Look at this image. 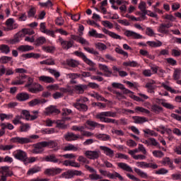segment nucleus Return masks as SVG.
Returning a JSON list of instances; mask_svg holds the SVG:
<instances>
[{
    "label": "nucleus",
    "mask_w": 181,
    "mask_h": 181,
    "mask_svg": "<svg viewBox=\"0 0 181 181\" xmlns=\"http://www.w3.org/2000/svg\"><path fill=\"white\" fill-rule=\"evenodd\" d=\"M32 139H39V136L36 134L31 135L28 137H14L12 139L13 142L15 144H20L24 145V144H32L33 141Z\"/></svg>",
    "instance_id": "1"
},
{
    "label": "nucleus",
    "mask_w": 181,
    "mask_h": 181,
    "mask_svg": "<svg viewBox=\"0 0 181 181\" xmlns=\"http://www.w3.org/2000/svg\"><path fill=\"white\" fill-rule=\"evenodd\" d=\"M74 54H75V56H77V57H81V59H82V60H83V62L86 64L90 66V68H88L89 71H95L96 69L95 68H94V66H95V63L91 61V59H88L87 56H86V54L83 52L75 51L74 52Z\"/></svg>",
    "instance_id": "2"
},
{
    "label": "nucleus",
    "mask_w": 181,
    "mask_h": 181,
    "mask_svg": "<svg viewBox=\"0 0 181 181\" xmlns=\"http://www.w3.org/2000/svg\"><path fill=\"white\" fill-rule=\"evenodd\" d=\"M0 175H1V180L6 181V178L9 176H12L13 173L9 172V167L2 166V167H0Z\"/></svg>",
    "instance_id": "3"
},
{
    "label": "nucleus",
    "mask_w": 181,
    "mask_h": 181,
    "mask_svg": "<svg viewBox=\"0 0 181 181\" xmlns=\"http://www.w3.org/2000/svg\"><path fill=\"white\" fill-rule=\"evenodd\" d=\"M58 41L64 50H69V49H71L74 46V41L73 40H64L63 38L59 37Z\"/></svg>",
    "instance_id": "4"
},
{
    "label": "nucleus",
    "mask_w": 181,
    "mask_h": 181,
    "mask_svg": "<svg viewBox=\"0 0 181 181\" xmlns=\"http://www.w3.org/2000/svg\"><path fill=\"white\" fill-rule=\"evenodd\" d=\"M101 155V152L100 150L98 151H86L85 152V156L88 158V159H90L92 160H95V159H98Z\"/></svg>",
    "instance_id": "5"
},
{
    "label": "nucleus",
    "mask_w": 181,
    "mask_h": 181,
    "mask_svg": "<svg viewBox=\"0 0 181 181\" xmlns=\"http://www.w3.org/2000/svg\"><path fill=\"white\" fill-rule=\"evenodd\" d=\"M44 148H46L45 141H41L34 144V148L32 150V153H43L45 151Z\"/></svg>",
    "instance_id": "6"
},
{
    "label": "nucleus",
    "mask_w": 181,
    "mask_h": 181,
    "mask_svg": "<svg viewBox=\"0 0 181 181\" xmlns=\"http://www.w3.org/2000/svg\"><path fill=\"white\" fill-rule=\"evenodd\" d=\"M62 172H63V169L60 168H52L46 169L44 173L47 176H56L57 175H60Z\"/></svg>",
    "instance_id": "7"
},
{
    "label": "nucleus",
    "mask_w": 181,
    "mask_h": 181,
    "mask_svg": "<svg viewBox=\"0 0 181 181\" xmlns=\"http://www.w3.org/2000/svg\"><path fill=\"white\" fill-rule=\"evenodd\" d=\"M173 25L170 23H168L167 24L165 23H161L158 28V32L159 33H163V35H168L169 33V28H172Z\"/></svg>",
    "instance_id": "8"
},
{
    "label": "nucleus",
    "mask_w": 181,
    "mask_h": 181,
    "mask_svg": "<svg viewBox=\"0 0 181 181\" xmlns=\"http://www.w3.org/2000/svg\"><path fill=\"white\" fill-rule=\"evenodd\" d=\"M107 117L115 118L117 117V112H102L96 115V118L98 119H101V118H107Z\"/></svg>",
    "instance_id": "9"
},
{
    "label": "nucleus",
    "mask_w": 181,
    "mask_h": 181,
    "mask_svg": "<svg viewBox=\"0 0 181 181\" xmlns=\"http://www.w3.org/2000/svg\"><path fill=\"white\" fill-rule=\"evenodd\" d=\"M28 78V76L24 74L18 75L15 80L12 81L11 84L12 86H22L23 83H25V80Z\"/></svg>",
    "instance_id": "10"
},
{
    "label": "nucleus",
    "mask_w": 181,
    "mask_h": 181,
    "mask_svg": "<svg viewBox=\"0 0 181 181\" xmlns=\"http://www.w3.org/2000/svg\"><path fill=\"white\" fill-rule=\"evenodd\" d=\"M6 25L7 28L4 30H13L14 29H18V24L15 23V20L13 18H8L6 21Z\"/></svg>",
    "instance_id": "11"
},
{
    "label": "nucleus",
    "mask_w": 181,
    "mask_h": 181,
    "mask_svg": "<svg viewBox=\"0 0 181 181\" xmlns=\"http://www.w3.org/2000/svg\"><path fill=\"white\" fill-rule=\"evenodd\" d=\"M14 158H16V159H18V160H23V162H26V160L28 159V155L26 154V152L22 150H17L16 153L14 154Z\"/></svg>",
    "instance_id": "12"
},
{
    "label": "nucleus",
    "mask_w": 181,
    "mask_h": 181,
    "mask_svg": "<svg viewBox=\"0 0 181 181\" xmlns=\"http://www.w3.org/2000/svg\"><path fill=\"white\" fill-rule=\"evenodd\" d=\"M43 86L39 83H33V86L28 88V91L33 94H36V93L43 91Z\"/></svg>",
    "instance_id": "13"
},
{
    "label": "nucleus",
    "mask_w": 181,
    "mask_h": 181,
    "mask_svg": "<svg viewBox=\"0 0 181 181\" xmlns=\"http://www.w3.org/2000/svg\"><path fill=\"white\" fill-rule=\"evenodd\" d=\"M42 160H45V162H52V163H62V161L56 157L55 154L48 155L43 158Z\"/></svg>",
    "instance_id": "14"
},
{
    "label": "nucleus",
    "mask_w": 181,
    "mask_h": 181,
    "mask_svg": "<svg viewBox=\"0 0 181 181\" xmlns=\"http://www.w3.org/2000/svg\"><path fill=\"white\" fill-rule=\"evenodd\" d=\"M139 168H151V169H158V166L156 163H146L144 161L136 163Z\"/></svg>",
    "instance_id": "15"
},
{
    "label": "nucleus",
    "mask_w": 181,
    "mask_h": 181,
    "mask_svg": "<svg viewBox=\"0 0 181 181\" xmlns=\"http://www.w3.org/2000/svg\"><path fill=\"white\" fill-rule=\"evenodd\" d=\"M73 106L74 108H76V110H78V111H81L82 112H87V111H88V106L84 103L76 102L73 104Z\"/></svg>",
    "instance_id": "16"
},
{
    "label": "nucleus",
    "mask_w": 181,
    "mask_h": 181,
    "mask_svg": "<svg viewBox=\"0 0 181 181\" xmlns=\"http://www.w3.org/2000/svg\"><path fill=\"white\" fill-rule=\"evenodd\" d=\"M23 36H25L23 32L19 31L14 35L13 39L10 40L11 45H16V43H19V42H21V38L23 37Z\"/></svg>",
    "instance_id": "17"
},
{
    "label": "nucleus",
    "mask_w": 181,
    "mask_h": 181,
    "mask_svg": "<svg viewBox=\"0 0 181 181\" xmlns=\"http://www.w3.org/2000/svg\"><path fill=\"white\" fill-rule=\"evenodd\" d=\"M16 98L18 100V101L21 102L28 101V100L30 98V95H29L28 93L23 92L18 93L16 96Z\"/></svg>",
    "instance_id": "18"
},
{
    "label": "nucleus",
    "mask_w": 181,
    "mask_h": 181,
    "mask_svg": "<svg viewBox=\"0 0 181 181\" xmlns=\"http://www.w3.org/2000/svg\"><path fill=\"white\" fill-rule=\"evenodd\" d=\"M45 114L47 115H52V114H60V110L56 108V106L51 105L46 108Z\"/></svg>",
    "instance_id": "19"
},
{
    "label": "nucleus",
    "mask_w": 181,
    "mask_h": 181,
    "mask_svg": "<svg viewBox=\"0 0 181 181\" xmlns=\"http://www.w3.org/2000/svg\"><path fill=\"white\" fill-rule=\"evenodd\" d=\"M124 35L127 37H132L133 39H142V35H141V34L136 33L129 30H127L124 32Z\"/></svg>",
    "instance_id": "20"
},
{
    "label": "nucleus",
    "mask_w": 181,
    "mask_h": 181,
    "mask_svg": "<svg viewBox=\"0 0 181 181\" xmlns=\"http://www.w3.org/2000/svg\"><path fill=\"white\" fill-rule=\"evenodd\" d=\"M99 69L100 70H102V71H104V76L105 77H111V75L112 74V71H110V69L108 68V66L105 64H99Z\"/></svg>",
    "instance_id": "21"
},
{
    "label": "nucleus",
    "mask_w": 181,
    "mask_h": 181,
    "mask_svg": "<svg viewBox=\"0 0 181 181\" xmlns=\"http://www.w3.org/2000/svg\"><path fill=\"white\" fill-rule=\"evenodd\" d=\"M161 164L163 165L164 166H169V168L171 169V170H173L175 169V166L173 165V161L170 160V158L169 157H165L163 158V160H161Z\"/></svg>",
    "instance_id": "22"
},
{
    "label": "nucleus",
    "mask_w": 181,
    "mask_h": 181,
    "mask_svg": "<svg viewBox=\"0 0 181 181\" xmlns=\"http://www.w3.org/2000/svg\"><path fill=\"white\" fill-rule=\"evenodd\" d=\"M64 138L67 141H77L78 139V136L73 132H67L66 134H64Z\"/></svg>",
    "instance_id": "23"
},
{
    "label": "nucleus",
    "mask_w": 181,
    "mask_h": 181,
    "mask_svg": "<svg viewBox=\"0 0 181 181\" xmlns=\"http://www.w3.org/2000/svg\"><path fill=\"white\" fill-rule=\"evenodd\" d=\"M102 30L104 33H105V35H108V36H110V37H112V39H119V40H121L122 39V37H121V35H117L114 32H111L107 30V28H103Z\"/></svg>",
    "instance_id": "24"
},
{
    "label": "nucleus",
    "mask_w": 181,
    "mask_h": 181,
    "mask_svg": "<svg viewBox=\"0 0 181 181\" xmlns=\"http://www.w3.org/2000/svg\"><path fill=\"white\" fill-rule=\"evenodd\" d=\"M142 143L147 145V146H150V145H152L153 146H158L159 145V142L156 141L155 138H149L147 140L143 141Z\"/></svg>",
    "instance_id": "25"
},
{
    "label": "nucleus",
    "mask_w": 181,
    "mask_h": 181,
    "mask_svg": "<svg viewBox=\"0 0 181 181\" xmlns=\"http://www.w3.org/2000/svg\"><path fill=\"white\" fill-rule=\"evenodd\" d=\"M132 119H134V124H144V122H148V118L139 116H133Z\"/></svg>",
    "instance_id": "26"
},
{
    "label": "nucleus",
    "mask_w": 181,
    "mask_h": 181,
    "mask_svg": "<svg viewBox=\"0 0 181 181\" xmlns=\"http://www.w3.org/2000/svg\"><path fill=\"white\" fill-rule=\"evenodd\" d=\"M153 84H156V82L153 80H151L146 84V88H148V93H155L153 90L156 88V86H153Z\"/></svg>",
    "instance_id": "27"
},
{
    "label": "nucleus",
    "mask_w": 181,
    "mask_h": 181,
    "mask_svg": "<svg viewBox=\"0 0 181 181\" xmlns=\"http://www.w3.org/2000/svg\"><path fill=\"white\" fill-rule=\"evenodd\" d=\"M117 166L118 168L122 169V170H125L126 172H134V170H132V168H131V166L128 165L125 163H118Z\"/></svg>",
    "instance_id": "28"
},
{
    "label": "nucleus",
    "mask_w": 181,
    "mask_h": 181,
    "mask_svg": "<svg viewBox=\"0 0 181 181\" xmlns=\"http://www.w3.org/2000/svg\"><path fill=\"white\" fill-rule=\"evenodd\" d=\"M100 149H101V151H104L107 156H110V158H112L114 156V151H112L111 148L107 146H101Z\"/></svg>",
    "instance_id": "29"
},
{
    "label": "nucleus",
    "mask_w": 181,
    "mask_h": 181,
    "mask_svg": "<svg viewBox=\"0 0 181 181\" xmlns=\"http://www.w3.org/2000/svg\"><path fill=\"white\" fill-rule=\"evenodd\" d=\"M38 80L40 81H42L43 83H54V78L50 76H41L38 77Z\"/></svg>",
    "instance_id": "30"
},
{
    "label": "nucleus",
    "mask_w": 181,
    "mask_h": 181,
    "mask_svg": "<svg viewBox=\"0 0 181 181\" xmlns=\"http://www.w3.org/2000/svg\"><path fill=\"white\" fill-rule=\"evenodd\" d=\"M100 121H101L102 122H105L106 124H115L116 125H118V120L115 119H111L110 117H100V119H99Z\"/></svg>",
    "instance_id": "31"
},
{
    "label": "nucleus",
    "mask_w": 181,
    "mask_h": 181,
    "mask_svg": "<svg viewBox=\"0 0 181 181\" xmlns=\"http://www.w3.org/2000/svg\"><path fill=\"white\" fill-rule=\"evenodd\" d=\"M67 65L69 67H73L74 69H76V67H78V66L80 65V62L76 59H68L66 61Z\"/></svg>",
    "instance_id": "32"
},
{
    "label": "nucleus",
    "mask_w": 181,
    "mask_h": 181,
    "mask_svg": "<svg viewBox=\"0 0 181 181\" xmlns=\"http://www.w3.org/2000/svg\"><path fill=\"white\" fill-rule=\"evenodd\" d=\"M107 177H110V179H115L116 177H117V179H119V180H124V177H122V175H121L119 173H107Z\"/></svg>",
    "instance_id": "33"
},
{
    "label": "nucleus",
    "mask_w": 181,
    "mask_h": 181,
    "mask_svg": "<svg viewBox=\"0 0 181 181\" xmlns=\"http://www.w3.org/2000/svg\"><path fill=\"white\" fill-rule=\"evenodd\" d=\"M134 172L139 176L140 177H142V179H148V173L142 171L139 168H134Z\"/></svg>",
    "instance_id": "34"
},
{
    "label": "nucleus",
    "mask_w": 181,
    "mask_h": 181,
    "mask_svg": "<svg viewBox=\"0 0 181 181\" xmlns=\"http://www.w3.org/2000/svg\"><path fill=\"white\" fill-rule=\"evenodd\" d=\"M35 47L30 45H21L18 47V50L20 52H30V50H33Z\"/></svg>",
    "instance_id": "35"
},
{
    "label": "nucleus",
    "mask_w": 181,
    "mask_h": 181,
    "mask_svg": "<svg viewBox=\"0 0 181 181\" xmlns=\"http://www.w3.org/2000/svg\"><path fill=\"white\" fill-rule=\"evenodd\" d=\"M87 88V86L86 85H76L74 86L75 91H78V94L84 93V90Z\"/></svg>",
    "instance_id": "36"
},
{
    "label": "nucleus",
    "mask_w": 181,
    "mask_h": 181,
    "mask_svg": "<svg viewBox=\"0 0 181 181\" xmlns=\"http://www.w3.org/2000/svg\"><path fill=\"white\" fill-rule=\"evenodd\" d=\"M22 57H25V59H30L32 57H33L34 59H39V57H40V54L30 52L22 54Z\"/></svg>",
    "instance_id": "37"
},
{
    "label": "nucleus",
    "mask_w": 181,
    "mask_h": 181,
    "mask_svg": "<svg viewBox=\"0 0 181 181\" xmlns=\"http://www.w3.org/2000/svg\"><path fill=\"white\" fill-rule=\"evenodd\" d=\"M150 47H160L162 46L163 43L160 40H158L157 42L155 41H148L146 42Z\"/></svg>",
    "instance_id": "38"
},
{
    "label": "nucleus",
    "mask_w": 181,
    "mask_h": 181,
    "mask_svg": "<svg viewBox=\"0 0 181 181\" xmlns=\"http://www.w3.org/2000/svg\"><path fill=\"white\" fill-rule=\"evenodd\" d=\"M35 46H42V45H45L46 43V37H39L35 41Z\"/></svg>",
    "instance_id": "39"
},
{
    "label": "nucleus",
    "mask_w": 181,
    "mask_h": 181,
    "mask_svg": "<svg viewBox=\"0 0 181 181\" xmlns=\"http://www.w3.org/2000/svg\"><path fill=\"white\" fill-rule=\"evenodd\" d=\"M123 66L125 67H139V65L138 64V62L135 61H129L127 62H123Z\"/></svg>",
    "instance_id": "40"
},
{
    "label": "nucleus",
    "mask_w": 181,
    "mask_h": 181,
    "mask_svg": "<svg viewBox=\"0 0 181 181\" xmlns=\"http://www.w3.org/2000/svg\"><path fill=\"white\" fill-rule=\"evenodd\" d=\"M61 177L64 179H73V174L71 170H69L61 175Z\"/></svg>",
    "instance_id": "41"
},
{
    "label": "nucleus",
    "mask_w": 181,
    "mask_h": 181,
    "mask_svg": "<svg viewBox=\"0 0 181 181\" xmlns=\"http://www.w3.org/2000/svg\"><path fill=\"white\" fill-rule=\"evenodd\" d=\"M151 111L155 114H159L160 111H163V107L158 106V105H153L151 106Z\"/></svg>",
    "instance_id": "42"
},
{
    "label": "nucleus",
    "mask_w": 181,
    "mask_h": 181,
    "mask_svg": "<svg viewBox=\"0 0 181 181\" xmlns=\"http://www.w3.org/2000/svg\"><path fill=\"white\" fill-rule=\"evenodd\" d=\"M36 12H37L36 8L31 6L29 11H27L28 18H35V16L36 15Z\"/></svg>",
    "instance_id": "43"
},
{
    "label": "nucleus",
    "mask_w": 181,
    "mask_h": 181,
    "mask_svg": "<svg viewBox=\"0 0 181 181\" xmlns=\"http://www.w3.org/2000/svg\"><path fill=\"white\" fill-rule=\"evenodd\" d=\"M180 76H181V70L179 69H175L174 70V73L173 75L174 80L179 81V79L180 78Z\"/></svg>",
    "instance_id": "44"
},
{
    "label": "nucleus",
    "mask_w": 181,
    "mask_h": 181,
    "mask_svg": "<svg viewBox=\"0 0 181 181\" xmlns=\"http://www.w3.org/2000/svg\"><path fill=\"white\" fill-rule=\"evenodd\" d=\"M41 170H42L41 167H39V166L34 167L28 171L27 175H33L34 173H37V172H41Z\"/></svg>",
    "instance_id": "45"
},
{
    "label": "nucleus",
    "mask_w": 181,
    "mask_h": 181,
    "mask_svg": "<svg viewBox=\"0 0 181 181\" xmlns=\"http://www.w3.org/2000/svg\"><path fill=\"white\" fill-rule=\"evenodd\" d=\"M64 152L67 151H78V148L76 147L74 145L69 144L67 146H64L63 148Z\"/></svg>",
    "instance_id": "46"
},
{
    "label": "nucleus",
    "mask_w": 181,
    "mask_h": 181,
    "mask_svg": "<svg viewBox=\"0 0 181 181\" xmlns=\"http://www.w3.org/2000/svg\"><path fill=\"white\" fill-rule=\"evenodd\" d=\"M0 50L1 53H5V54H8L11 52V48L7 45H1L0 46Z\"/></svg>",
    "instance_id": "47"
},
{
    "label": "nucleus",
    "mask_w": 181,
    "mask_h": 181,
    "mask_svg": "<svg viewBox=\"0 0 181 181\" xmlns=\"http://www.w3.org/2000/svg\"><path fill=\"white\" fill-rule=\"evenodd\" d=\"M83 50L88 52V53H90V54H94L95 56H98V54H100V53L98 51H95L94 48L84 47Z\"/></svg>",
    "instance_id": "48"
},
{
    "label": "nucleus",
    "mask_w": 181,
    "mask_h": 181,
    "mask_svg": "<svg viewBox=\"0 0 181 181\" xmlns=\"http://www.w3.org/2000/svg\"><path fill=\"white\" fill-rule=\"evenodd\" d=\"M162 87L165 88L167 91H170V93H172V94H177L179 93V90L176 91L175 89H172V88L168 85H165V83H162Z\"/></svg>",
    "instance_id": "49"
},
{
    "label": "nucleus",
    "mask_w": 181,
    "mask_h": 181,
    "mask_svg": "<svg viewBox=\"0 0 181 181\" xmlns=\"http://www.w3.org/2000/svg\"><path fill=\"white\" fill-rule=\"evenodd\" d=\"M96 49L103 52V50H107V45L103 42H98L95 45Z\"/></svg>",
    "instance_id": "50"
},
{
    "label": "nucleus",
    "mask_w": 181,
    "mask_h": 181,
    "mask_svg": "<svg viewBox=\"0 0 181 181\" xmlns=\"http://www.w3.org/2000/svg\"><path fill=\"white\" fill-rule=\"evenodd\" d=\"M98 139H100V141H110L111 139V136L108 134H99L96 136Z\"/></svg>",
    "instance_id": "51"
},
{
    "label": "nucleus",
    "mask_w": 181,
    "mask_h": 181,
    "mask_svg": "<svg viewBox=\"0 0 181 181\" xmlns=\"http://www.w3.org/2000/svg\"><path fill=\"white\" fill-rule=\"evenodd\" d=\"M21 114L23 115V117H25L27 121H30V118H32V115H30V112L27 110H22Z\"/></svg>",
    "instance_id": "52"
},
{
    "label": "nucleus",
    "mask_w": 181,
    "mask_h": 181,
    "mask_svg": "<svg viewBox=\"0 0 181 181\" xmlns=\"http://www.w3.org/2000/svg\"><path fill=\"white\" fill-rule=\"evenodd\" d=\"M86 124H87L88 126L90 127L91 128H96V127H98V125H100V123H98L97 122H94L90 119L87 120L86 122Z\"/></svg>",
    "instance_id": "53"
},
{
    "label": "nucleus",
    "mask_w": 181,
    "mask_h": 181,
    "mask_svg": "<svg viewBox=\"0 0 181 181\" xmlns=\"http://www.w3.org/2000/svg\"><path fill=\"white\" fill-rule=\"evenodd\" d=\"M45 146H48V148H56L58 145L57 142L54 141H45Z\"/></svg>",
    "instance_id": "54"
},
{
    "label": "nucleus",
    "mask_w": 181,
    "mask_h": 181,
    "mask_svg": "<svg viewBox=\"0 0 181 181\" xmlns=\"http://www.w3.org/2000/svg\"><path fill=\"white\" fill-rule=\"evenodd\" d=\"M47 70L50 73V74H53L55 78H59V77H60V72L57 71L56 69H47Z\"/></svg>",
    "instance_id": "55"
},
{
    "label": "nucleus",
    "mask_w": 181,
    "mask_h": 181,
    "mask_svg": "<svg viewBox=\"0 0 181 181\" xmlns=\"http://www.w3.org/2000/svg\"><path fill=\"white\" fill-rule=\"evenodd\" d=\"M42 101L39 99H34L32 100L31 101L28 102V105L29 107H35V105H39Z\"/></svg>",
    "instance_id": "56"
},
{
    "label": "nucleus",
    "mask_w": 181,
    "mask_h": 181,
    "mask_svg": "<svg viewBox=\"0 0 181 181\" xmlns=\"http://www.w3.org/2000/svg\"><path fill=\"white\" fill-rule=\"evenodd\" d=\"M136 112H144V114H149L151 112L142 107L137 106L135 107Z\"/></svg>",
    "instance_id": "57"
},
{
    "label": "nucleus",
    "mask_w": 181,
    "mask_h": 181,
    "mask_svg": "<svg viewBox=\"0 0 181 181\" xmlns=\"http://www.w3.org/2000/svg\"><path fill=\"white\" fill-rule=\"evenodd\" d=\"M42 49L46 52L47 53H54V51L56 50V47L53 46H48V47H42Z\"/></svg>",
    "instance_id": "58"
},
{
    "label": "nucleus",
    "mask_w": 181,
    "mask_h": 181,
    "mask_svg": "<svg viewBox=\"0 0 181 181\" xmlns=\"http://www.w3.org/2000/svg\"><path fill=\"white\" fill-rule=\"evenodd\" d=\"M67 76H69V78H70L71 80H76V78L81 77V74L76 73H70L68 74Z\"/></svg>",
    "instance_id": "59"
},
{
    "label": "nucleus",
    "mask_w": 181,
    "mask_h": 181,
    "mask_svg": "<svg viewBox=\"0 0 181 181\" xmlns=\"http://www.w3.org/2000/svg\"><path fill=\"white\" fill-rule=\"evenodd\" d=\"M77 160L81 163H86V165H88V163H90V160H88L86 157L83 156H79Z\"/></svg>",
    "instance_id": "60"
},
{
    "label": "nucleus",
    "mask_w": 181,
    "mask_h": 181,
    "mask_svg": "<svg viewBox=\"0 0 181 181\" xmlns=\"http://www.w3.org/2000/svg\"><path fill=\"white\" fill-rule=\"evenodd\" d=\"M12 60V57H1L0 59V62L2 64H6L8 62H11Z\"/></svg>",
    "instance_id": "61"
},
{
    "label": "nucleus",
    "mask_w": 181,
    "mask_h": 181,
    "mask_svg": "<svg viewBox=\"0 0 181 181\" xmlns=\"http://www.w3.org/2000/svg\"><path fill=\"white\" fill-rule=\"evenodd\" d=\"M165 60L170 66H176L177 64V61L173 58H166Z\"/></svg>",
    "instance_id": "62"
},
{
    "label": "nucleus",
    "mask_w": 181,
    "mask_h": 181,
    "mask_svg": "<svg viewBox=\"0 0 181 181\" xmlns=\"http://www.w3.org/2000/svg\"><path fill=\"white\" fill-rule=\"evenodd\" d=\"M153 155L156 156V158H163V156H165V153H163L162 151H153Z\"/></svg>",
    "instance_id": "63"
},
{
    "label": "nucleus",
    "mask_w": 181,
    "mask_h": 181,
    "mask_svg": "<svg viewBox=\"0 0 181 181\" xmlns=\"http://www.w3.org/2000/svg\"><path fill=\"white\" fill-rule=\"evenodd\" d=\"M13 148L12 145H0V151H11Z\"/></svg>",
    "instance_id": "64"
}]
</instances>
